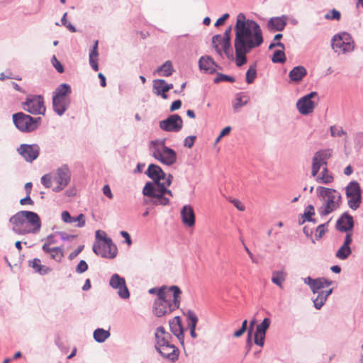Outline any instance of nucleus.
<instances>
[{
	"label": "nucleus",
	"mask_w": 363,
	"mask_h": 363,
	"mask_svg": "<svg viewBox=\"0 0 363 363\" xmlns=\"http://www.w3.org/2000/svg\"><path fill=\"white\" fill-rule=\"evenodd\" d=\"M98 45H99V41L98 40H95L92 48L90 50L89 57V61L90 66L96 72L99 70V65H98V56H99Z\"/></svg>",
	"instance_id": "30"
},
{
	"label": "nucleus",
	"mask_w": 363,
	"mask_h": 363,
	"mask_svg": "<svg viewBox=\"0 0 363 363\" xmlns=\"http://www.w3.org/2000/svg\"><path fill=\"white\" fill-rule=\"evenodd\" d=\"M331 46L335 53L345 54L354 50V42L349 33L342 32L333 35Z\"/></svg>",
	"instance_id": "8"
},
{
	"label": "nucleus",
	"mask_w": 363,
	"mask_h": 363,
	"mask_svg": "<svg viewBox=\"0 0 363 363\" xmlns=\"http://www.w3.org/2000/svg\"><path fill=\"white\" fill-rule=\"evenodd\" d=\"M25 216V220L30 228L31 233H38L41 228V220L39 216L33 211H23Z\"/></svg>",
	"instance_id": "20"
},
{
	"label": "nucleus",
	"mask_w": 363,
	"mask_h": 363,
	"mask_svg": "<svg viewBox=\"0 0 363 363\" xmlns=\"http://www.w3.org/2000/svg\"><path fill=\"white\" fill-rule=\"evenodd\" d=\"M352 242V233H347L342 245L335 253V257L341 260H345L352 254L350 245Z\"/></svg>",
	"instance_id": "22"
},
{
	"label": "nucleus",
	"mask_w": 363,
	"mask_h": 363,
	"mask_svg": "<svg viewBox=\"0 0 363 363\" xmlns=\"http://www.w3.org/2000/svg\"><path fill=\"white\" fill-rule=\"evenodd\" d=\"M160 76L169 77L174 72V68L171 61H166L162 65L157 67L155 71Z\"/></svg>",
	"instance_id": "35"
},
{
	"label": "nucleus",
	"mask_w": 363,
	"mask_h": 363,
	"mask_svg": "<svg viewBox=\"0 0 363 363\" xmlns=\"http://www.w3.org/2000/svg\"><path fill=\"white\" fill-rule=\"evenodd\" d=\"M66 16H67V13H64V15L61 19L62 24L63 26H65L67 28H68L69 30H70L71 32H72V33L76 32L75 27L72 23H68L67 21Z\"/></svg>",
	"instance_id": "56"
},
{
	"label": "nucleus",
	"mask_w": 363,
	"mask_h": 363,
	"mask_svg": "<svg viewBox=\"0 0 363 363\" xmlns=\"http://www.w3.org/2000/svg\"><path fill=\"white\" fill-rule=\"evenodd\" d=\"M234 30L235 60L236 65L241 67L247 62V55L263 43V33L259 23L243 13L237 15Z\"/></svg>",
	"instance_id": "1"
},
{
	"label": "nucleus",
	"mask_w": 363,
	"mask_h": 363,
	"mask_svg": "<svg viewBox=\"0 0 363 363\" xmlns=\"http://www.w3.org/2000/svg\"><path fill=\"white\" fill-rule=\"evenodd\" d=\"M231 31H232V28H231V26H229L225 30L223 35H222L223 38H224V43H225V45H227V46L229 45V43H230Z\"/></svg>",
	"instance_id": "61"
},
{
	"label": "nucleus",
	"mask_w": 363,
	"mask_h": 363,
	"mask_svg": "<svg viewBox=\"0 0 363 363\" xmlns=\"http://www.w3.org/2000/svg\"><path fill=\"white\" fill-rule=\"evenodd\" d=\"M61 218H62V220H63V222H65L66 223H73L72 216H71L69 213L67 211H62V213L61 214Z\"/></svg>",
	"instance_id": "60"
},
{
	"label": "nucleus",
	"mask_w": 363,
	"mask_h": 363,
	"mask_svg": "<svg viewBox=\"0 0 363 363\" xmlns=\"http://www.w3.org/2000/svg\"><path fill=\"white\" fill-rule=\"evenodd\" d=\"M265 335H261L260 334H255V343L260 347L264 345Z\"/></svg>",
	"instance_id": "63"
},
{
	"label": "nucleus",
	"mask_w": 363,
	"mask_h": 363,
	"mask_svg": "<svg viewBox=\"0 0 363 363\" xmlns=\"http://www.w3.org/2000/svg\"><path fill=\"white\" fill-rule=\"evenodd\" d=\"M22 108L33 115H44L46 111L44 98L41 95H28L22 103Z\"/></svg>",
	"instance_id": "10"
},
{
	"label": "nucleus",
	"mask_w": 363,
	"mask_h": 363,
	"mask_svg": "<svg viewBox=\"0 0 363 363\" xmlns=\"http://www.w3.org/2000/svg\"><path fill=\"white\" fill-rule=\"evenodd\" d=\"M109 285L113 289L117 290V294L121 298H129L130 292L123 277L119 276L118 274H113L110 278Z\"/></svg>",
	"instance_id": "14"
},
{
	"label": "nucleus",
	"mask_w": 363,
	"mask_h": 363,
	"mask_svg": "<svg viewBox=\"0 0 363 363\" xmlns=\"http://www.w3.org/2000/svg\"><path fill=\"white\" fill-rule=\"evenodd\" d=\"M159 126L162 130L177 133L183 127V121L178 114H172L166 119L160 121Z\"/></svg>",
	"instance_id": "13"
},
{
	"label": "nucleus",
	"mask_w": 363,
	"mask_h": 363,
	"mask_svg": "<svg viewBox=\"0 0 363 363\" xmlns=\"http://www.w3.org/2000/svg\"><path fill=\"white\" fill-rule=\"evenodd\" d=\"M316 193L323 200V204L318 209L321 216H328L340 207L341 195L336 190L320 186L316 188Z\"/></svg>",
	"instance_id": "5"
},
{
	"label": "nucleus",
	"mask_w": 363,
	"mask_h": 363,
	"mask_svg": "<svg viewBox=\"0 0 363 363\" xmlns=\"http://www.w3.org/2000/svg\"><path fill=\"white\" fill-rule=\"evenodd\" d=\"M70 104V99H62L52 96V108L59 116H62Z\"/></svg>",
	"instance_id": "26"
},
{
	"label": "nucleus",
	"mask_w": 363,
	"mask_h": 363,
	"mask_svg": "<svg viewBox=\"0 0 363 363\" xmlns=\"http://www.w3.org/2000/svg\"><path fill=\"white\" fill-rule=\"evenodd\" d=\"M196 137L195 135H190L186 137L184 140V146L191 148L195 142Z\"/></svg>",
	"instance_id": "58"
},
{
	"label": "nucleus",
	"mask_w": 363,
	"mask_h": 363,
	"mask_svg": "<svg viewBox=\"0 0 363 363\" xmlns=\"http://www.w3.org/2000/svg\"><path fill=\"white\" fill-rule=\"evenodd\" d=\"M155 339V348L163 358L172 362L178 359L179 350L172 343V335L165 330L164 327L159 326L156 328Z\"/></svg>",
	"instance_id": "4"
},
{
	"label": "nucleus",
	"mask_w": 363,
	"mask_h": 363,
	"mask_svg": "<svg viewBox=\"0 0 363 363\" xmlns=\"http://www.w3.org/2000/svg\"><path fill=\"white\" fill-rule=\"evenodd\" d=\"M354 227L353 217L348 213H342L336 222V228L340 232L352 233L351 231Z\"/></svg>",
	"instance_id": "19"
},
{
	"label": "nucleus",
	"mask_w": 363,
	"mask_h": 363,
	"mask_svg": "<svg viewBox=\"0 0 363 363\" xmlns=\"http://www.w3.org/2000/svg\"><path fill=\"white\" fill-rule=\"evenodd\" d=\"M257 77V65L254 63L251 65L246 72V82L247 84H252Z\"/></svg>",
	"instance_id": "40"
},
{
	"label": "nucleus",
	"mask_w": 363,
	"mask_h": 363,
	"mask_svg": "<svg viewBox=\"0 0 363 363\" xmlns=\"http://www.w3.org/2000/svg\"><path fill=\"white\" fill-rule=\"evenodd\" d=\"M327 224H320L316 228V238H321L325 233Z\"/></svg>",
	"instance_id": "57"
},
{
	"label": "nucleus",
	"mask_w": 363,
	"mask_h": 363,
	"mask_svg": "<svg viewBox=\"0 0 363 363\" xmlns=\"http://www.w3.org/2000/svg\"><path fill=\"white\" fill-rule=\"evenodd\" d=\"M109 336V331L103 328H97L94 332V339L99 343L104 342Z\"/></svg>",
	"instance_id": "36"
},
{
	"label": "nucleus",
	"mask_w": 363,
	"mask_h": 363,
	"mask_svg": "<svg viewBox=\"0 0 363 363\" xmlns=\"http://www.w3.org/2000/svg\"><path fill=\"white\" fill-rule=\"evenodd\" d=\"M185 315L186 317L188 327L190 329V335L193 338H196L197 337L196 327L199 320L198 316L191 310H188Z\"/></svg>",
	"instance_id": "28"
},
{
	"label": "nucleus",
	"mask_w": 363,
	"mask_h": 363,
	"mask_svg": "<svg viewBox=\"0 0 363 363\" xmlns=\"http://www.w3.org/2000/svg\"><path fill=\"white\" fill-rule=\"evenodd\" d=\"M286 60L285 53L281 50H275L272 58L274 63H284Z\"/></svg>",
	"instance_id": "44"
},
{
	"label": "nucleus",
	"mask_w": 363,
	"mask_h": 363,
	"mask_svg": "<svg viewBox=\"0 0 363 363\" xmlns=\"http://www.w3.org/2000/svg\"><path fill=\"white\" fill-rule=\"evenodd\" d=\"M169 325L171 332L180 340L184 341V329L182 325V319L179 316H175L169 320Z\"/></svg>",
	"instance_id": "25"
},
{
	"label": "nucleus",
	"mask_w": 363,
	"mask_h": 363,
	"mask_svg": "<svg viewBox=\"0 0 363 363\" xmlns=\"http://www.w3.org/2000/svg\"><path fill=\"white\" fill-rule=\"evenodd\" d=\"M318 295L313 298V306L315 309L320 310L325 303L327 298L320 292L316 293Z\"/></svg>",
	"instance_id": "42"
},
{
	"label": "nucleus",
	"mask_w": 363,
	"mask_h": 363,
	"mask_svg": "<svg viewBox=\"0 0 363 363\" xmlns=\"http://www.w3.org/2000/svg\"><path fill=\"white\" fill-rule=\"evenodd\" d=\"M84 247V245H79L75 250H74L69 254V259L70 260H72L75 257H77L79 255V254L83 250Z\"/></svg>",
	"instance_id": "64"
},
{
	"label": "nucleus",
	"mask_w": 363,
	"mask_h": 363,
	"mask_svg": "<svg viewBox=\"0 0 363 363\" xmlns=\"http://www.w3.org/2000/svg\"><path fill=\"white\" fill-rule=\"evenodd\" d=\"M347 197L361 196V189L357 182L352 181L346 187Z\"/></svg>",
	"instance_id": "34"
},
{
	"label": "nucleus",
	"mask_w": 363,
	"mask_h": 363,
	"mask_svg": "<svg viewBox=\"0 0 363 363\" xmlns=\"http://www.w3.org/2000/svg\"><path fill=\"white\" fill-rule=\"evenodd\" d=\"M212 45L218 55L222 56L221 47L224 45V38L221 35H215L212 38Z\"/></svg>",
	"instance_id": "37"
},
{
	"label": "nucleus",
	"mask_w": 363,
	"mask_h": 363,
	"mask_svg": "<svg viewBox=\"0 0 363 363\" xmlns=\"http://www.w3.org/2000/svg\"><path fill=\"white\" fill-rule=\"evenodd\" d=\"M70 176V171L67 165L65 164L59 167L55 176V181L58 185L53 188V191L59 192L65 188L69 182Z\"/></svg>",
	"instance_id": "15"
},
{
	"label": "nucleus",
	"mask_w": 363,
	"mask_h": 363,
	"mask_svg": "<svg viewBox=\"0 0 363 363\" xmlns=\"http://www.w3.org/2000/svg\"><path fill=\"white\" fill-rule=\"evenodd\" d=\"M270 323V319L269 318H265L260 324L257 325L255 333H257L258 335L260 334L261 335H265L266 331L269 328Z\"/></svg>",
	"instance_id": "41"
},
{
	"label": "nucleus",
	"mask_w": 363,
	"mask_h": 363,
	"mask_svg": "<svg viewBox=\"0 0 363 363\" xmlns=\"http://www.w3.org/2000/svg\"><path fill=\"white\" fill-rule=\"evenodd\" d=\"M41 265V261L38 258H34L32 261H29V266L31 267L36 273L40 271Z\"/></svg>",
	"instance_id": "52"
},
{
	"label": "nucleus",
	"mask_w": 363,
	"mask_h": 363,
	"mask_svg": "<svg viewBox=\"0 0 363 363\" xmlns=\"http://www.w3.org/2000/svg\"><path fill=\"white\" fill-rule=\"evenodd\" d=\"M315 214V210L313 205H308L304 210V213L299 218L298 223L300 225L303 224L306 221L316 223L315 220L312 218Z\"/></svg>",
	"instance_id": "33"
},
{
	"label": "nucleus",
	"mask_w": 363,
	"mask_h": 363,
	"mask_svg": "<svg viewBox=\"0 0 363 363\" xmlns=\"http://www.w3.org/2000/svg\"><path fill=\"white\" fill-rule=\"evenodd\" d=\"M72 90L69 84L63 83L59 85L53 92V97L62 99H70L69 94Z\"/></svg>",
	"instance_id": "31"
},
{
	"label": "nucleus",
	"mask_w": 363,
	"mask_h": 363,
	"mask_svg": "<svg viewBox=\"0 0 363 363\" xmlns=\"http://www.w3.org/2000/svg\"><path fill=\"white\" fill-rule=\"evenodd\" d=\"M72 219H73V223L77 222V224L76 225L77 227L82 228V227L84 226L85 218H84V214L80 213L77 217H72Z\"/></svg>",
	"instance_id": "54"
},
{
	"label": "nucleus",
	"mask_w": 363,
	"mask_h": 363,
	"mask_svg": "<svg viewBox=\"0 0 363 363\" xmlns=\"http://www.w3.org/2000/svg\"><path fill=\"white\" fill-rule=\"evenodd\" d=\"M9 223L12 225V230L18 235L31 233L30 228L25 220L23 211H18L12 216L9 219Z\"/></svg>",
	"instance_id": "11"
},
{
	"label": "nucleus",
	"mask_w": 363,
	"mask_h": 363,
	"mask_svg": "<svg viewBox=\"0 0 363 363\" xmlns=\"http://www.w3.org/2000/svg\"><path fill=\"white\" fill-rule=\"evenodd\" d=\"M50 257L57 262H61L64 257L62 248L61 247H54V250L50 254Z\"/></svg>",
	"instance_id": "43"
},
{
	"label": "nucleus",
	"mask_w": 363,
	"mask_h": 363,
	"mask_svg": "<svg viewBox=\"0 0 363 363\" xmlns=\"http://www.w3.org/2000/svg\"><path fill=\"white\" fill-rule=\"evenodd\" d=\"M348 198V206L352 210H357L361 203L362 196H354V197H347Z\"/></svg>",
	"instance_id": "47"
},
{
	"label": "nucleus",
	"mask_w": 363,
	"mask_h": 363,
	"mask_svg": "<svg viewBox=\"0 0 363 363\" xmlns=\"http://www.w3.org/2000/svg\"><path fill=\"white\" fill-rule=\"evenodd\" d=\"M52 177L50 174H47L43 175L41 177V184L45 187V188H50L51 186L52 182H51Z\"/></svg>",
	"instance_id": "55"
},
{
	"label": "nucleus",
	"mask_w": 363,
	"mask_h": 363,
	"mask_svg": "<svg viewBox=\"0 0 363 363\" xmlns=\"http://www.w3.org/2000/svg\"><path fill=\"white\" fill-rule=\"evenodd\" d=\"M51 62H52V64L53 65V67L56 69V70L59 72V73H62L64 72V67L63 65L60 63V62L57 59V57H55V55H53L52 59H51Z\"/></svg>",
	"instance_id": "51"
},
{
	"label": "nucleus",
	"mask_w": 363,
	"mask_h": 363,
	"mask_svg": "<svg viewBox=\"0 0 363 363\" xmlns=\"http://www.w3.org/2000/svg\"><path fill=\"white\" fill-rule=\"evenodd\" d=\"M331 157L330 150H320L317 151L312 160L311 175L317 176L320 168H324L328 164V160Z\"/></svg>",
	"instance_id": "12"
},
{
	"label": "nucleus",
	"mask_w": 363,
	"mask_h": 363,
	"mask_svg": "<svg viewBox=\"0 0 363 363\" xmlns=\"http://www.w3.org/2000/svg\"><path fill=\"white\" fill-rule=\"evenodd\" d=\"M221 49L222 54L224 52L228 60H233L234 58L231 43H229L228 46L225 45V43H224L223 46L221 47Z\"/></svg>",
	"instance_id": "49"
},
{
	"label": "nucleus",
	"mask_w": 363,
	"mask_h": 363,
	"mask_svg": "<svg viewBox=\"0 0 363 363\" xmlns=\"http://www.w3.org/2000/svg\"><path fill=\"white\" fill-rule=\"evenodd\" d=\"M170 289H173V292L156 298L154 301L152 313L158 318L170 314L179 308L182 291L177 286H171Z\"/></svg>",
	"instance_id": "3"
},
{
	"label": "nucleus",
	"mask_w": 363,
	"mask_h": 363,
	"mask_svg": "<svg viewBox=\"0 0 363 363\" xmlns=\"http://www.w3.org/2000/svg\"><path fill=\"white\" fill-rule=\"evenodd\" d=\"M288 20L286 15L272 17L267 23V28L270 32L282 31L286 28Z\"/></svg>",
	"instance_id": "18"
},
{
	"label": "nucleus",
	"mask_w": 363,
	"mask_h": 363,
	"mask_svg": "<svg viewBox=\"0 0 363 363\" xmlns=\"http://www.w3.org/2000/svg\"><path fill=\"white\" fill-rule=\"evenodd\" d=\"M330 131L332 137H342L347 135V133L341 126L331 125L330 127Z\"/></svg>",
	"instance_id": "46"
},
{
	"label": "nucleus",
	"mask_w": 363,
	"mask_h": 363,
	"mask_svg": "<svg viewBox=\"0 0 363 363\" xmlns=\"http://www.w3.org/2000/svg\"><path fill=\"white\" fill-rule=\"evenodd\" d=\"M103 242H95L93 245V252L101 257L114 258L117 254V247L110 238H107L103 232Z\"/></svg>",
	"instance_id": "9"
},
{
	"label": "nucleus",
	"mask_w": 363,
	"mask_h": 363,
	"mask_svg": "<svg viewBox=\"0 0 363 363\" xmlns=\"http://www.w3.org/2000/svg\"><path fill=\"white\" fill-rule=\"evenodd\" d=\"M145 174L153 182H148L145 184L143 194L150 198V203L154 206H168L170 203L169 198L174 196L172 191L167 189L172 184V175H167L160 166L154 164L148 166Z\"/></svg>",
	"instance_id": "2"
},
{
	"label": "nucleus",
	"mask_w": 363,
	"mask_h": 363,
	"mask_svg": "<svg viewBox=\"0 0 363 363\" xmlns=\"http://www.w3.org/2000/svg\"><path fill=\"white\" fill-rule=\"evenodd\" d=\"M173 292V289H170V286H163L160 288L154 287L149 289L148 293L155 294L157 298L162 297L168 293Z\"/></svg>",
	"instance_id": "39"
},
{
	"label": "nucleus",
	"mask_w": 363,
	"mask_h": 363,
	"mask_svg": "<svg viewBox=\"0 0 363 363\" xmlns=\"http://www.w3.org/2000/svg\"><path fill=\"white\" fill-rule=\"evenodd\" d=\"M247 103V101H242V97L240 96V94H237L235 98V101L233 104V107L234 110H237L239 108L246 105Z\"/></svg>",
	"instance_id": "50"
},
{
	"label": "nucleus",
	"mask_w": 363,
	"mask_h": 363,
	"mask_svg": "<svg viewBox=\"0 0 363 363\" xmlns=\"http://www.w3.org/2000/svg\"><path fill=\"white\" fill-rule=\"evenodd\" d=\"M325 18L332 21H340L341 18V13L339 11L333 9L329 11L325 15Z\"/></svg>",
	"instance_id": "48"
},
{
	"label": "nucleus",
	"mask_w": 363,
	"mask_h": 363,
	"mask_svg": "<svg viewBox=\"0 0 363 363\" xmlns=\"http://www.w3.org/2000/svg\"><path fill=\"white\" fill-rule=\"evenodd\" d=\"M316 104L317 103L315 101L302 96L297 101L296 106L301 114L307 116L313 111Z\"/></svg>",
	"instance_id": "21"
},
{
	"label": "nucleus",
	"mask_w": 363,
	"mask_h": 363,
	"mask_svg": "<svg viewBox=\"0 0 363 363\" xmlns=\"http://www.w3.org/2000/svg\"><path fill=\"white\" fill-rule=\"evenodd\" d=\"M316 177V182L320 184H328L334 181L333 174L328 170V167L323 168L321 173Z\"/></svg>",
	"instance_id": "32"
},
{
	"label": "nucleus",
	"mask_w": 363,
	"mask_h": 363,
	"mask_svg": "<svg viewBox=\"0 0 363 363\" xmlns=\"http://www.w3.org/2000/svg\"><path fill=\"white\" fill-rule=\"evenodd\" d=\"M17 151L26 162H32L38 157L40 147L37 144H22Z\"/></svg>",
	"instance_id": "16"
},
{
	"label": "nucleus",
	"mask_w": 363,
	"mask_h": 363,
	"mask_svg": "<svg viewBox=\"0 0 363 363\" xmlns=\"http://www.w3.org/2000/svg\"><path fill=\"white\" fill-rule=\"evenodd\" d=\"M230 202L232 203L234 206L240 211H244L245 210V206L241 203L240 201L236 199H230Z\"/></svg>",
	"instance_id": "59"
},
{
	"label": "nucleus",
	"mask_w": 363,
	"mask_h": 363,
	"mask_svg": "<svg viewBox=\"0 0 363 363\" xmlns=\"http://www.w3.org/2000/svg\"><path fill=\"white\" fill-rule=\"evenodd\" d=\"M286 279V274L284 271H274L272 273V281L281 289L283 288L282 283Z\"/></svg>",
	"instance_id": "38"
},
{
	"label": "nucleus",
	"mask_w": 363,
	"mask_h": 363,
	"mask_svg": "<svg viewBox=\"0 0 363 363\" xmlns=\"http://www.w3.org/2000/svg\"><path fill=\"white\" fill-rule=\"evenodd\" d=\"M303 282L310 287L314 294L320 292L323 288L330 286L333 283L332 281L328 280L324 277L313 279L311 277L304 278Z\"/></svg>",
	"instance_id": "17"
},
{
	"label": "nucleus",
	"mask_w": 363,
	"mask_h": 363,
	"mask_svg": "<svg viewBox=\"0 0 363 363\" xmlns=\"http://www.w3.org/2000/svg\"><path fill=\"white\" fill-rule=\"evenodd\" d=\"M306 69L301 65L294 67L289 74L290 82L298 83L307 75Z\"/></svg>",
	"instance_id": "27"
},
{
	"label": "nucleus",
	"mask_w": 363,
	"mask_h": 363,
	"mask_svg": "<svg viewBox=\"0 0 363 363\" xmlns=\"http://www.w3.org/2000/svg\"><path fill=\"white\" fill-rule=\"evenodd\" d=\"M165 80L157 79L153 80L152 91L157 96H160L162 99H167L168 98L166 94L167 89L165 88Z\"/></svg>",
	"instance_id": "29"
},
{
	"label": "nucleus",
	"mask_w": 363,
	"mask_h": 363,
	"mask_svg": "<svg viewBox=\"0 0 363 363\" xmlns=\"http://www.w3.org/2000/svg\"><path fill=\"white\" fill-rule=\"evenodd\" d=\"M182 223L187 227H193L195 225V213L190 205H185L181 210Z\"/></svg>",
	"instance_id": "23"
},
{
	"label": "nucleus",
	"mask_w": 363,
	"mask_h": 363,
	"mask_svg": "<svg viewBox=\"0 0 363 363\" xmlns=\"http://www.w3.org/2000/svg\"><path fill=\"white\" fill-rule=\"evenodd\" d=\"M199 67L206 74H213L218 65L211 57L202 56L199 60Z\"/></svg>",
	"instance_id": "24"
},
{
	"label": "nucleus",
	"mask_w": 363,
	"mask_h": 363,
	"mask_svg": "<svg viewBox=\"0 0 363 363\" xmlns=\"http://www.w3.org/2000/svg\"><path fill=\"white\" fill-rule=\"evenodd\" d=\"M13 122L16 128L22 133H30L35 130L41 123V118H33L23 112L13 114Z\"/></svg>",
	"instance_id": "7"
},
{
	"label": "nucleus",
	"mask_w": 363,
	"mask_h": 363,
	"mask_svg": "<svg viewBox=\"0 0 363 363\" xmlns=\"http://www.w3.org/2000/svg\"><path fill=\"white\" fill-rule=\"evenodd\" d=\"M214 83L218 84L221 82H229L233 83L235 82V79L229 75H226L222 73H218L216 77L213 79Z\"/></svg>",
	"instance_id": "45"
},
{
	"label": "nucleus",
	"mask_w": 363,
	"mask_h": 363,
	"mask_svg": "<svg viewBox=\"0 0 363 363\" xmlns=\"http://www.w3.org/2000/svg\"><path fill=\"white\" fill-rule=\"evenodd\" d=\"M88 269V264L84 260H81L76 267V272L82 274Z\"/></svg>",
	"instance_id": "53"
},
{
	"label": "nucleus",
	"mask_w": 363,
	"mask_h": 363,
	"mask_svg": "<svg viewBox=\"0 0 363 363\" xmlns=\"http://www.w3.org/2000/svg\"><path fill=\"white\" fill-rule=\"evenodd\" d=\"M153 147L152 156L162 164L167 166L174 164L177 161L176 152L164 145V140L160 142L159 140H152L150 143Z\"/></svg>",
	"instance_id": "6"
},
{
	"label": "nucleus",
	"mask_w": 363,
	"mask_h": 363,
	"mask_svg": "<svg viewBox=\"0 0 363 363\" xmlns=\"http://www.w3.org/2000/svg\"><path fill=\"white\" fill-rule=\"evenodd\" d=\"M255 323V320L253 319L251 322H250V329H249V331H248V335H247V345L249 347V349H248V351L250 350V347L252 346V341H251V335H252V328H253V325Z\"/></svg>",
	"instance_id": "62"
}]
</instances>
